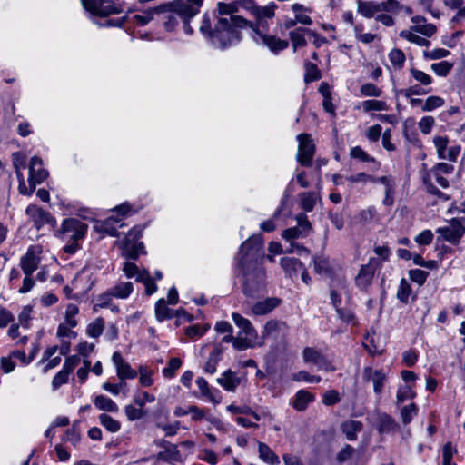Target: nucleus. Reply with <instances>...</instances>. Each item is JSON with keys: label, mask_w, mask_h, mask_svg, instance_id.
Listing matches in <instances>:
<instances>
[{"label": "nucleus", "mask_w": 465, "mask_h": 465, "mask_svg": "<svg viewBox=\"0 0 465 465\" xmlns=\"http://www.w3.org/2000/svg\"><path fill=\"white\" fill-rule=\"evenodd\" d=\"M453 67V64L448 61L434 63L430 65V69L439 76L445 77L449 74Z\"/></svg>", "instance_id": "nucleus-45"}, {"label": "nucleus", "mask_w": 465, "mask_h": 465, "mask_svg": "<svg viewBox=\"0 0 465 465\" xmlns=\"http://www.w3.org/2000/svg\"><path fill=\"white\" fill-rule=\"evenodd\" d=\"M203 0H174L158 5L159 15L167 31L173 30L179 23L183 24L185 34L192 35L193 30L190 20L200 12Z\"/></svg>", "instance_id": "nucleus-3"}, {"label": "nucleus", "mask_w": 465, "mask_h": 465, "mask_svg": "<svg viewBox=\"0 0 465 465\" xmlns=\"http://www.w3.org/2000/svg\"><path fill=\"white\" fill-rule=\"evenodd\" d=\"M378 261L376 258H370L367 264L361 267L355 277V285L361 291H366L371 284L376 271Z\"/></svg>", "instance_id": "nucleus-11"}, {"label": "nucleus", "mask_w": 465, "mask_h": 465, "mask_svg": "<svg viewBox=\"0 0 465 465\" xmlns=\"http://www.w3.org/2000/svg\"><path fill=\"white\" fill-rule=\"evenodd\" d=\"M304 82L306 84L318 81L322 77L321 71L319 70L317 64L312 63V62H305L304 63Z\"/></svg>", "instance_id": "nucleus-35"}, {"label": "nucleus", "mask_w": 465, "mask_h": 465, "mask_svg": "<svg viewBox=\"0 0 465 465\" xmlns=\"http://www.w3.org/2000/svg\"><path fill=\"white\" fill-rule=\"evenodd\" d=\"M182 365V361L179 358H171L168 366L163 370V374L165 378H173L175 375L176 370Z\"/></svg>", "instance_id": "nucleus-59"}, {"label": "nucleus", "mask_w": 465, "mask_h": 465, "mask_svg": "<svg viewBox=\"0 0 465 465\" xmlns=\"http://www.w3.org/2000/svg\"><path fill=\"white\" fill-rule=\"evenodd\" d=\"M436 232L440 234L444 241L453 245L459 244L465 234V217L452 218L448 225L437 228Z\"/></svg>", "instance_id": "nucleus-6"}, {"label": "nucleus", "mask_w": 465, "mask_h": 465, "mask_svg": "<svg viewBox=\"0 0 465 465\" xmlns=\"http://www.w3.org/2000/svg\"><path fill=\"white\" fill-rule=\"evenodd\" d=\"M173 311L170 309L164 301V299H160L155 304V317L157 321L163 322L164 320H169L173 317Z\"/></svg>", "instance_id": "nucleus-32"}, {"label": "nucleus", "mask_w": 465, "mask_h": 465, "mask_svg": "<svg viewBox=\"0 0 465 465\" xmlns=\"http://www.w3.org/2000/svg\"><path fill=\"white\" fill-rule=\"evenodd\" d=\"M339 319L347 323V324H352V325H357V320H356V316H355V313L349 308H341V309H339L337 312H336Z\"/></svg>", "instance_id": "nucleus-52"}, {"label": "nucleus", "mask_w": 465, "mask_h": 465, "mask_svg": "<svg viewBox=\"0 0 465 465\" xmlns=\"http://www.w3.org/2000/svg\"><path fill=\"white\" fill-rule=\"evenodd\" d=\"M361 94L362 96H372V97H380L381 95V90L376 86L374 84L366 83L362 84L360 88Z\"/></svg>", "instance_id": "nucleus-61"}, {"label": "nucleus", "mask_w": 465, "mask_h": 465, "mask_svg": "<svg viewBox=\"0 0 465 465\" xmlns=\"http://www.w3.org/2000/svg\"><path fill=\"white\" fill-rule=\"evenodd\" d=\"M444 104V99L440 96H429L423 104L421 109L423 112H430Z\"/></svg>", "instance_id": "nucleus-56"}, {"label": "nucleus", "mask_w": 465, "mask_h": 465, "mask_svg": "<svg viewBox=\"0 0 465 465\" xmlns=\"http://www.w3.org/2000/svg\"><path fill=\"white\" fill-rule=\"evenodd\" d=\"M276 8L277 5L274 2H271L265 6H255L252 10L257 19V26L255 28L268 30L269 25L266 19H271L274 16Z\"/></svg>", "instance_id": "nucleus-13"}, {"label": "nucleus", "mask_w": 465, "mask_h": 465, "mask_svg": "<svg viewBox=\"0 0 465 465\" xmlns=\"http://www.w3.org/2000/svg\"><path fill=\"white\" fill-rule=\"evenodd\" d=\"M124 412L127 419L131 421L143 419L146 415V412L143 408H136L131 404L125 406Z\"/></svg>", "instance_id": "nucleus-51"}, {"label": "nucleus", "mask_w": 465, "mask_h": 465, "mask_svg": "<svg viewBox=\"0 0 465 465\" xmlns=\"http://www.w3.org/2000/svg\"><path fill=\"white\" fill-rule=\"evenodd\" d=\"M253 32L255 34L253 36L254 41L258 45L266 46L274 54H278L289 46L287 40H282L275 35L263 34L259 28H253Z\"/></svg>", "instance_id": "nucleus-8"}, {"label": "nucleus", "mask_w": 465, "mask_h": 465, "mask_svg": "<svg viewBox=\"0 0 465 465\" xmlns=\"http://www.w3.org/2000/svg\"><path fill=\"white\" fill-rule=\"evenodd\" d=\"M26 215L32 220L35 227L40 230L44 225H55L54 217L48 212L36 205L30 204L25 210Z\"/></svg>", "instance_id": "nucleus-10"}, {"label": "nucleus", "mask_w": 465, "mask_h": 465, "mask_svg": "<svg viewBox=\"0 0 465 465\" xmlns=\"http://www.w3.org/2000/svg\"><path fill=\"white\" fill-rule=\"evenodd\" d=\"M258 450L260 458L265 462L272 465L279 463L278 456L271 450L267 444L259 442Z\"/></svg>", "instance_id": "nucleus-34"}, {"label": "nucleus", "mask_w": 465, "mask_h": 465, "mask_svg": "<svg viewBox=\"0 0 465 465\" xmlns=\"http://www.w3.org/2000/svg\"><path fill=\"white\" fill-rule=\"evenodd\" d=\"M112 361L116 367L117 376L120 380L134 379L137 377V371L126 362L119 351H114L112 356Z\"/></svg>", "instance_id": "nucleus-14"}, {"label": "nucleus", "mask_w": 465, "mask_h": 465, "mask_svg": "<svg viewBox=\"0 0 465 465\" xmlns=\"http://www.w3.org/2000/svg\"><path fill=\"white\" fill-rule=\"evenodd\" d=\"M410 73L411 76L423 86H428L432 84L431 76L421 70L411 68Z\"/></svg>", "instance_id": "nucleus-53"}, {"label": "nucleus", "mask_w": 465, "mask_h": 465, "mask_svg": "<svg viewBox=\"0 0 465 465\" xmlns=\"http://www.w3.org/2000/svg\"><path fill=\"white\" fill-rule=\"evenodd\" d=\"M280 264L290 278L296 277L298 272L304 267L303 263L294 257H282L280 261Z\"/></svg>", "instance_id": "nucleus-20"}, {"label": "nucleus", "mask_w": 465, "mask_h": 465, "mask_svg": "<svg viewBox=\"0 0 465 465\" xmlns=\"http://www.w3.org/2000/svg\"><path fill=\"white\" fill-rule=\"evenodd\" d=\"M217 382L227 391H234L241 383V379L232 370L225 371Z\"/></svg>", "instance_id": "nucleus-21"}, {"label": "nucleus", "mask_w": 465, "mask_h": 465, "mask_svg": "<svg viewBox=\"0 0 465 465\" xmlns=\"http://www.w3.org/2000/svg\"><path fill=\"white\" fill-rule=\"evenodd\" d=\"M79 309L78 306L74 303H69L66 307L65 311V322L66 324L71 328H74L77 326V321L74 319V316L78 314Z\"/></svg>", "instance_id": "nucleus-55"}, {"label": "nucleus", "mask_w": 465, "mask_h": 465, "mask_svg": "<svg viewBox=\"0 0 465 465\" xmlns=\"http://www.w3.org/2000/svg\"><path fill=\"white\" fill-rule=\"evenodd\" d=\"M400 36L405 38L411 43H414L420 46H428L430 45V41L411 32L403 30L400 33Z\"/></svg>", "instance_id": "nucleus-49"}, {"label": "nucleus", "mask_w": 465, "mask_h": 465, "mask_svg": "<svg viewBox=\"0 0 465 465\" xmlns=\"http://www.w3.org/2000/svg\"><path fill=\"white\" fill-rule=\"evenodd\" d=\"M351 158L358 159L363 163L375 162V159L369 155L361 146H354L350 151Z\"/></svg>", "instance_id": "nucleus-54"}, {"label": "nucleus", "mask_w": 465, "mask_h": 465, "mask_svg": "<svg viewBox=\"0 0 465 465\" xmlns=\"http://www.w3.org/2000/svg\"><path fill=\"white\" fill-rule=\"evenodd\" d=\"M388 56H389L390 62L391 63L392 66L395 69H401L403 67L405 61H406V57H405V54L401 49L393 48L389 53Z\"/></svg>", "instance_id": "nucleus-39"}, {"label": "nucleus", "mask_w": 465, "mask_h": 465, "mask_svg": "<svg viewBox=\"0 0 465 465\" xmlns=\"http://www.w3.org/2000/svg\"><path fill=\"white\" fill-rule=\"evenodd\" d=\"M416 397V393L413 391L410 385L401 386L397 391L396 400L397 404L404 402L408 399H413Z\"/></svg>", "instance_id": "nucleus-50"}, {"label": "nucleus", "mask_w": 465, "mask_h": 465, "mask_svg": "<svg viewBox=\"0 0 465 465\" xmlns=\"http://www.w3.org/2000/svg\"><path fill=\"white\" fill-rule=\"evenodd\" d=\"M78 421L74 422L71 429H68L63 438L64 440L71 442L74 446H76L80 441V430Z\"/></svg>", "instance_id": "nucleus-44"}, {"label": "nucleus", "mask_w": 465, "mask_h": 465, "mask_svg": "<svg viewBox=\"0 0 465 465\" xmlns=\"http://www.w3.org/2000/svg\"><path fill=\"white\" fill-rule=\"evenodd\" d=\"M123 255L131 260H136L141 253H144L143 242H133L130 238H124L121 243Z\"/></svg>", "instance_id": "nucleus-15"}, {"label": "nucleus", "mask_w": 465, "mask_h": 465, "mask_svg": "<svg viewBox=\"0 0 465 465\" xmlns=\"http://www.w3.org/2000/svg\"><path fill=\"white\" fill-rule=\"evenodd\" d=\"M88 225L76 218H66L63 221L57 235L67 242L64 247V252L68 254H74L80 248L78 241L84 237Z\"/></svg>", "instance_id": "nucleus-4"}, {"label": "nucleus", "mask_w": 465, "mask_h": 465, "mask_svg": "<svg viewBox=\"0 0 465 465\" xmlns=\"http://www.w3.org/2000/svg\"><path fill=\"white\" fill-rule=\"evenodd\" d=\"M298 152L296 155L297 161L305 167L312 165V158L315 153V144L309 134H300L297 135Z\"/></svg>", "instance_id": "nucleus-7"}, {"label": "nucleus", "mask_w": 465, "mask_h": 465, "mask_svg": "<svg viewBox=\"0 0 465 465\" xmlns=\"http://www.w3.org/2000/svg\"><path fill=\"white\" fill-rule=\"evenodd\" d=\"M450 54V52L444 48H436L430 51H424L423 56L430 60L445 58Z\"/></svg>", "instance_id": "nucleus-64"}, {"label": "nucleus", "mask_w": 465, "mask_h": 465, "mask_svg": "<svg viewBox=\"0 0 465 465\" xmlns=\"http://www.w3.org/2000/svg\"><path fill=\"white\" fill-rule=\"evenodd\" d=\"M280 303L281 300L279 298H266L254 303L252 307V312L255 315H266L278 307Z\"/></svg>", "instance_id": "nucleus-18"}, {"label": "nucleus", "mask_w": 465, "mask_h": 465, "mask_svg": "<svg viewBox=\"0 0 465 465\" xmlns=\"http://www.w3.org/2000/svg\"><path fill=\"white\" fill-rule=\"evenodd\" d=\"M155 401V396L153 394H150L147 391H143L140 393H136L134 397V402L138 406L143 409V406L147 402H153Z\"/></svg>", "instance_id": "nucleus-63"}, {"label": "nucleus", "mask_w": 465, "mask_h": 465, "mask_svg": "<svg viewBox=\"0 0 465 465\" xmlns=\"http://www.w3.org/2000/svg\"><path fill=\"white\" fill-rule=\"evenodd\" d=\"M430 92V88H424L420 85L415 84L406 89L397 91V94H403L406 98H411L413 95H424Z\"/></svg>", "instance_id": "nucleus-46"}, {"label": "nucleus", "mask_w": 465, "mask_h": 465, "mask_svg": "<svg viewBox=\"0 0 465 465\" xmlns=\"http://www.w3.org/2000/svg\"><path fill=\"white\" fill-rule=\"evenodd\" d=\"M104 329V321L102 317H98L94 322L88 324L86 333L92 338L99 337Z\"/></svg>", "instance_id": "nucleus-40"}, {"label": "nucleus", "mask_w": 465, "mask_h": 465, "mask_svg": "<svg viewBox=\"0 0 465 465\" xmlns=\"http://www.w3.org/2000/svg\"><path fill=\"white\" fill-rule=\"evenodd\" d=\"M302 359L306 363H312L319 370L335 371L336 368L320 351L313 347H305L302 351Z\"/></svg>", "instance_id": "nucleus-9"}, {"label": "nucleus", "mask_w": 465, "mask_h": 465, "mask_svg": "<svg viewBox=\"0 0 465 465\" xmlns=\"http://www.w3.org/2000/svg\"><path fill=\"white\" fill-rule=\"evenodd\" d=\"M318 195L314 192H305L301 194L302 207L305 212H312L317 203Z\"/></svg>", "instance_id": "nucleus-38"}, {"label": "nucleus", "mask_w": 465, "mask_h": 465, "mask_svg": "<svg viewBox=\"0 0 465 465\" xmlns=\"http://www.w3.org/2000/svg\"><path fill=\"white\" fill-rule=\"evenodd\" d=\"M378 430L380 433H388L395 429V421L391 416L387 413L379 415Z\"/></svg>", "instance_id": "nucleus-36"}, {"label": "nucleus", "mask_w": 465, "mask_h": 465, "mask_svg": "<svg viewBox=\"0 0 465 465\" xmlns=\"http://www.w3.org/2000/svg\"><path fill=\"white\" fill-rule=\"evenodd\" d=\"M196 384L199 390L201 391L203 396L208 398L213 404H218L221 402L222 398L220 396V391L216 389H214V391H213L209 388V384L204 378H197Z\"/></svg>", "instance_id": "nucleus-23"}, {"label": "nucleus", "mask_w": 465, "mask_h": 465, "mask_svg": "<svg viewBox=\"0 0 465 465\" xmlns=\"http://www.w3.org/2000/svg\"><path fill=\"white\" fill-rule=\"evenodd\" d=\"M216 11L219 15H228L227 17H230L231 15H235L234 13L237 12V5L236 3L226 4L219 2Z\"/></svg>", "instance_id": "nucleus-60"}, {"label": "nucleus", "mask_w": 465, "mask_h": 465, "mask_svg": "<svg viewBox=\"0 0 465 465\" xmlns=\"http://www.w3.org/2000/svg\"><path fill=\"white\" fill-rule=\"evenodd\" d=\"M411 293V287L410 283L407 282V280L405 278H402L398 286V290H397V293H396L397 299L401 302H402L404 304H408Z\"/></svg>", "instance_id": "nucleus-37"}, {"label": "nucleus", "mask_w": 465, "mask_h": 465, "mask_svg": "<svg viewBox=\"0 0 465 465\" xmlns=\"http://www.w3.org/2000/svg\"><path fill=\"white\" fill-rule=\"evenodd\" d=\"M418 414V407L415 403L404 406L401 411L402 423L407 425Z\"/></svg>", "instance_id": "nucleus-43"}, {"label": "nucleus", "mask_w": 465, "mask_h": 465, "mask_svg": "<svg viewBox=\"0 0 465 465\" xmlns=\"http://www.w3.org/2000/svg\"><path fill=\"white\" fill-rule=\"evenodd\" d=\"M310 33L311 29L306 27H297L289 32V37L294 52H296L298 48L303 47L307 45L305 35H310Z\"/></svg>", "instance_id": "nucleus-22"}, {"label": "nucleus", "mask_w": 465, "mask_h": 465, "mask_svg": "<svg viewBox=\"0 0 465 465\" xmlns=\"http://www.w3.org/2000/svg\"><path fill=\"white\" fill-rule=\"evenodd\" d=\"M362 109L366 113L370 111H385L388 109V106L384 101L366 100L362 102Z\"/></svg>", "instance_id": "nucleus-48"}, {"label": "nucleus", "mask_w": 465, "mask_h": 465, "mask_svg": "<svg viewBox=\"0 0 465 465\" xmlns=\"http://www.w3.org/2000/svg\"><path fill=\"white\" fill-rule=\"evenodd\" d=\"M210 326L208 324H204L203 326L199 324L191 325L185 330V334L192 338H198L203 336L208 330Z\"/></svg>", "instance_id": "nucleus-58"}, {"label": "nucleus", "mask_w": 465, "mask_h": 465, "mask_svg": "<svg viewBox=\"0 0 465 465\" xmlns=\"http://www.w3.org/2000/svg\"><path fill=\"white\" fill-rule=\"evenodd\" d=\"M39 263L40 257L35 255L32 247L27 250L20 260V266L25 275H32L37 270Z\"/></svg>", "instance_id": "nucleus-17"}, {"label": "nucleus", "mask_w": 465, "mask_h": 465, "mask_svg": "<svg viewBox=\"0 0 465 465\" xmlns=\"http://www.w3.org/2000/svg\"><path fill=\"white\" fill-rule=\"evenodd\" d=\"M86 11L94 16L106 17L123 12L122 5L113 0H81Z\"/></svg>", "instance_id": "nucleus-5"}, {"label": "nucleus", "mask_w": 465, "mask_h": 465, "mask_svg": "<svg viewBox=\"0 0 465 465\" xmlns=\"http://www.w3.org/2000/svg\"><path fill=\"white\" fill-rule=\"evenodd\" d=\"M314 271L319 274L329 275L331 273L329 258L323 254L314 255L312 257Z\"/></svg>", "instance_id": "nucleus-28"}, {"label": "nucleus", "mask_w": 465, "mask_h": 465, "mask_svg": "<svg viewBox=\"0 0 465 465\" xmlns=\"http://www.w3.org/2000/svg\"><path fill=\"white\" fill-rule=\"evenodd\" d=\"M292 380L295 381H306L310 383H319L321 381V377L316 375H311L306 371H300L297 373L293 374Z\"/></svg>", "instance_id": "nucleus-62"}, {"label": "nucleus", "mask_w": 465, "mask_h": 465, "mask_svg": "<svg viewBox=\"0 0 465 465\" xmlns=\"http://www.w3.org/2000/svg\"><path fill=\"white\" fill-rule=\"evenodd\" d=\"M376 6L377 5L375 1L358 0L357 2L358 13L366 18H375V16L378 15Z\"/></svg>", "instance_id": "nucleus-30"}, {"label": "nucleus", "mask_w": 465, "mask_h": 465, "mask_svg": "<svg viewBox=\"0 0 465 465\" xmlns=\"http://www.w3.org/2000/svg\"><path fill=\"white\" fill-rule=\"evenodd\" d=\"M155 15H159V9L158 5L154 7L148 8L145 10L143 15H134V20L136 21V23L140 25H147Z\"/></svg>", "instance_id": "nucleus-41"}, {"label": "nucleus", "mask_w": 465, "mask_h": 465, "mask_svg": "<svg viewBox=\"0 0 465 465\" xmlns=\"http://www.w3.org/2000/svg\"><path fill=\"white\" fill-rule=\"evenodd\" d=\"M314 397L307 391L300 390L296 392L292 407L299 411L306 410L308 404L313 401Z\"/></svg>", "instance_id": "nucleus-25"}, {"label": "nucleus", "mask_w": 465, "mask_h": 465, "mask_svg": "<svg viewBox=\"0 0 465 465\" xmlns=\"http://www.w3.org/2000/svg\"><path fill=\"white\" fill-rule=\"evenodd\" d=\"M255 337L237 335L233 341V348L237 351H244L252 346Z\"/></svg>", "instance_id": "nucleus-47"}, {"label": "nucleus", "mask_w": 465, "mask_h": 465, "mask_svg": "<svg viewBox=\"0 0 465 465\" xmlns=\"http://www.w3.org/2000/svg\"><path fill=\"white\" fill-rule=\"evenodd\" d=\"M362 428L363 426L361 421L353 420H346L341 425V431L349 440H355L357 439V434L362 430Z\"/></svg>", "instance_id": "nucleus-24"}, {"label": "nucleus", "mask_w": 465, "mask_h": 465, "mask_svg": "<svg viewBox=\"0 0 465 465\" xmlns=\"http://www.w3.org/2000/svg\"><path fill=\"white\" fill-rule=\"evenodd\" d=\"M232 319L236 326L240 328L238 335L257 338V331L248 319L242 317L240 313L237 312H233L232 314Z\"/></svg>", "instance_id": "nucleus-19"}, {"label": "nucleus", "mask_w": 465, "mask_h": 465, "mask_svg": "<svg viewBox=\"0 0 465 465\" xmlns=\"http://www.w3.org/2000/svg\"><path fill=\"white\" fill-rule=\"evenodd\" d=\"M263 258L260 235L252 236L242 242L234 257L236 270L244 279L242 292L250 298L259 297L266 292V273L262 265Z\"/></svg>", "instance_id": "nucleus-1"}, {"label": "nucleus", "mask_w": 465, "mask_h": 465, "mask_svg": "<svg viewBox=\"0 0 465 465\" xmlns=\"http://www.w3.org/2000/svg\"><path fill=\"white\" fill-rule=\"evenodd\" d=\"M48 176V172L43 168V161L38 156H33L30 160L28 183L31 192L37 184L42 183Z\"/></svg>", "instance_id": "nucleus-12"}, {"label": "nucleus", "mask_w": 465, "mask_h": 465, "mask_svg": "<svg viewBox=\"0 0 465 465\" xmlns=\"http://www.w3.org/2000/svg\"><path fill=\"white\" fill-rule=\"evenodd\" d=\"M99 420L100 423L110 432H117L121 428L120 422L107 414H101L99 416Z\"/></svg>", "instance_id": "nucleus-42"}, {"label": "nucleus", "mask_w": 465, "mask_h": 465, "mask_svg": "<svg viewBox=\"0 0 465 465\" xmlns=\"http://www.w3.org/2000/svg\"><path fill=\"white\" fill-rule=\"evenodd\" d=\"M134 289L131 282H119L115 286L112 287L111 295L118 299H126L132 293Z\"/></svg>", "instance_id": "nucleus-31"}, {"label": "nucleus", "mask_w": 465, "mask_h": 465, "mask_svg": "<svg viewBox=\"0 0 465 465\" xmlns=\"http://www.w3.org/2000/svg\"><path fill=\"white\" fill-rule=\"evenodd\" d=\"M249 26L246 19L240 15L218 17L214 27L208 14H204L200 25L201 34L218 49L224 50L237 45L242 39L241 30Z\"/></svg>", "instance_id": "nucleus-2"}, {"label": "nucleus", "mask_w": 465, "mask_h": 465, "mask_svg": "<svg viewBox=\"0 0 465 465\" xmlns=\"http://www.w3.org/2000/svg\"><path fill=\"white\" fill-rule=\"evenodd\" d=\"M94 406L101 411L108 412L118 411L117 404L109 397L104 395H98L94 400Z\"/></svg>", "instance_id": "nucleus-29"}, {"label": "nucleus", "mask_w": 465, "mask_h": 465, "mask_svg": "<svg viewBox=\"0 0 465 465\" xmlns=\"http://www.w3.org/2000/svg\"><path fill=\"white\" fill-rule=\"evenodd\" d=\"M168 445H169V448H167L165 450L160 451L158 453V455H157L158 459L163 461L171 463V464H174L175 462L180 461L181 454L177 449V446L173 445L169 442H168Z\"/></svg>", "instance_id": "nucleus-27"}, {"label": "nucleus", "mask_w": 465, "mask_h": 465, "mask_svg": "<svg viewBox=\"0 0 465 465\" xmlns=\"http://www.w3.org/2000/svg\"><path fill=\"white\" fill-rule=\"evenodd\" d=\"M288 330V325L285 322L271 320L268 321L264 326L263 336H271L277 332H285Z\"/></svg>", "instance_id": "nucleus-33"}, {"label": "nucleus", "mask_w": 465, "mask_h": 465, "mask_svg": "<svg viewBox=\"0 0 465 465\" xmlns=\"http://www.w3.org/2000/svg\"><path fill=\"white\" fill-rule=\"evenodd\" d=\"M365 379H371L373 383V390L377 395L382 392L384 382L386 381V374L382 370L373 371L371 367H365L363 371Z\"/></svg>", "instance_id": "nucleus-16"}, {"label": "nucleus", "mask_w": 465, "mask_h": 465, "mask_svg": "<svg viewBox=\"0 0 465 465\" xmlns=\"http://www.w3.org/2000/svg\"><path fill=\"white\" fill-rule=\"evenodd\" d=\"M408 274L411 281L418 283L419 286H422L429 276V272L420 269H411L409 271Z\"/></svg>", "instance_id": "nucleus-57"}, {"label": "nucleus", "mask_w": 465, "mask_h": 465, "mask_svg": "<svg viewBox=\"0 0 465 465\" xmlns=\"http://www.w3.org/2000/svg\"><path fill=\"white\" fill-rule=\"evenodd\" d=\"M223 352V348L221 345L214 347L204 365V371L206 373L213 374L216 372V365L221 361Z\"/></svg>", "instance_id": "nucleus-26"}]
</instances>
